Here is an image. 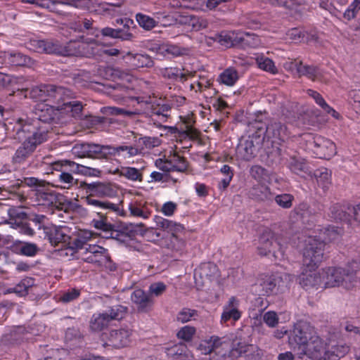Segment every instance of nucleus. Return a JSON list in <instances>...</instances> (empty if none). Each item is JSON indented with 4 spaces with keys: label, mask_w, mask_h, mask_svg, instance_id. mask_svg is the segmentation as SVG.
I'll return each instance as SVG.
<instances>
[{
    "label": "nucleus",
    "mask_w": 360,
    "mask_h": 360,
    "mask_svg": "<svg viewBox=\"0 0 360 360\" xmlns=\"http://www.w3.org/2000/svg\"><path fill=\"white\" fill-rule=\"evenodd\" d=\"M5 58L12 65L30 66L33 64V61L30 58L18 52H8L5 54Z\"/></svg>",
    "instance_id": "obj_31"
},
{
    "label": "nucleus",
    "mask_w": 360,
    "mask_h": 360,
    "mask_svg": "<svg viewBox=\"0 0 360 360\" xmlns=\"http://www.w3.org/2000/svg\"><path fill=\"white\" fill-rule=\"evenodd\" d=\"M221 338L217 336L212 335L209 339L202 340L198 346V350L204 355L212 354L216 346L220 344V340Z\"/></svg>",
    "instance_id": "obj_33"
},
{
    "label": "nucleus",
    "mask_w": 360,
    "mask_h": 360,
    "mask_svg": "<svg viewBox=\"0 0 360 360\" xmlns=\"http://www.w3.org/2000/svg\"><path fill=\"white\" fill-rule=\"evenodd\" d=\"M112 29L106 27L96 35L95 39H86L78 44L70 41L68 46L63 48L58 42L51 40L32 39L29 41L28 49L37 53H56L61 55H81L90 56H111Z\"/></svg>",
    "instance_id": "obj_1"
},
{
    "label": "nucleus",
    "mask_w": 360,
    "mask_h": 360,
    "mask_svg": "<svg viewBox=\"0 0 360 360\" xmlns=\"http://www.w3.org/2000/svg\"><path fill=\"white\" fill-rule=\"evenodd\" d=\"M25 184L33 187L32 194L35 197L37 205L50 206L56 202V195L43 181L30 177L25 179Z\"/></svg>",
    "instance_id": "obj_7"
},
{
    "label": "nucleus",
    "mask_w": 360,
    "mask_h": 360,
    "mask_svg": "<svg viewBox=\"0 0 360 360\" xmlns=\"http://www.w3.org/2000/svg\"><path fill=\"white\" fill-rule=\"evenodd\" d=\"M238 307L239 301L235 297H230L227 304L224 307L221 321L226 323L231 319L234 321H238L241 316Z\"/></svg>",
    "instance_id": "obj_22"
},
{
    "label": "nucleus",
    "mask_w": 360,
    "mask_h": 360,
    "mask_svg": "<svg viewBox=\"0 0 360 360\" xmlns=\"http://www.w3.org/2000/svg\"><path fill=\"white\" fill-rule=\"evenodd\" d=\"M208 20L206 18L193 15L191 27L194 31H199L207 28L208 27Z\"/></svg>",
    "instance_id": "obj_55"
},
{
    "label": "nucleus",
    "mask_w": 360,
    "mask_h": 360,
    "mask_svg": "<svg viewBox=\"0 0 360 360\" xmlns=\"http://www.w3.org/2000/svg\"><path fill=\"white\" fill-rule=\"evenodd\" d=\"M164 52L167 54H170L173 56H181L188 55L189 53V49L186 47L179 46L177 45L169 44L165 46Z\"/></svg>",
    "instance_id": "obj_48"
},
{
    "label": "nucleus",
    "mask_w": 360,
    "mask_h": 360,
    "mask_svg": "<svg viewBox=\"0 0 360 360\" xmlns=\"http://www.w3.org/2000/svg\"><path fill=\"white\" fill-rule=\"evenodd\" d=\"M86 188L91 195L100 196L110 195L112 193L111 186L101 183L84 184Z\"/></svg>",
    "instance_id": "obj_36"
},
{
    "label": "nucleus",
    "mask_w": 360,
    "mask_h": 360,
    "mask_svg": "<svg viewBox=\"0 0 360 360\" xmlns=\"http://www.w3.org/2000/svg\"><path fill=\"white\" fill-rule=\"evenodd\" d=\"M263 321L270 328H275L279 322L278 314L274 311H269L262 316Z\"/></svg>",
    "instance_id": "obj_53"
},
{
    "label": "nucleus",
    "mask_w": 360,
    "mask_h": 360,
    "mask_svg": "<svg viewBox=\"0 0 360 360\" xmlns=\"http://www.w3.org/2000/svg\"><path fill=\"white\" fill-rule=\"evenodd\" d=\"M330 172L326 168L316 170L314 173L318 184L323 188H328V186L330 184Z\"/></svg>",
    "instance_id": "obj_43"
},
{
    "label": "nucleus",
    "mask_w": 360,
    "mask_h": 360,
    "mask_svg": "<svg viewBox=\"0 0 360 360\" xmlns=\"http://www.w3.org/2000/svg\"><path fill=\"white\" fill-rule=\"evenodd\" d=\"M198 316V311L195 309L184 308L179 312L177 315V321L184 323L190 321Z\"/></svg>",
    "instance_id": "obj_50"
},
{
    "label": "nucleus",
    "mask_w": 360,
    "mask_h": 360,
    "mask_svg": "<svg viewBox=\"0 0 360 360\" xmlns=\"http://www.w3.org/2000/svg\"><path fill=\"white\" fill-rule=\"evenodd\" d=\"M250 175L256 180L261 181L266 176V171L259 165H254L250 168Z\"/></svg>",
    "instance_id": "obj_62"
},
{
    "label": "nucleus",
    "mask_w": 360,
    "mask_h": 360,
    "mask_svg": "<svg viewBox=\"0 0 360 360\" xmlns=\"http://www.w3.org/2000/svg\"><path fill=\"white\" fill-rule=\"evenodd\" d=\"M170 161L172 165H173L174 171H178L180 172H184L186 171L188 168V163L184 157L179 156L178 154L174 153L170 158Z\"/></svg>",
    "instance_id": "obj_47"
},
{
    "label": "nucleus",
    "mask_w": 360,
    "mask_h": 360,
    "mask_svg": "<svg viewBox=\"0 0 360 360\" xmlns=\"http://www.w3.org/2000/svg\"><path fill=\"white\" fill-rule=\"evenodd\" d=\"M155 165L158 169L165 172L174 171L173 168V165H172L170 159L163 160L162 158H159L155 160Z\"/></svg>",
    "instance_id": "obj_63"
},
{
    "label": "nucleus",
    "mask_w": 360,
    "mask_h": 360,
    "mask_svg": "<svg viewBox=\"0 0 360 360\" xmlns=\"http://www.w3.org/2000/svg\"><path fill=\"white\" fill-rule=\"evenodd\" d=\"M311 330L309 325L306 322L295 323L289 336V344L293 347L305 345L312 335Z\"/></svg>",
    "instance_id": "obj_12"
},
{
    "label": "nucleus",
    "mask_w": 360,
    "mask_h": 360,
    "mask_svg": "<svg viewBox=\"0 0 360 360\" xmlns=\"http://www.w3.org/2000/svg\"><path fill=\"white\" fill-rule=\"evenodd\" d=\"M131 300L139 313H148L153 306V297L143 290L138 288L131 294Z\"/></svg>",
    "instance_id": "obj_17"
},
{
    "label": "nucleus",
    "mask_w": 360,
    "mask_h": 360,
    "mask_svg": "<svg viewBox=\"0 0 360 360\" xmlns=\"http://www.w3.org/2000/svg\"><path fill=\"white\" fill-rule=\"evenodd\" d=\"M273 4H277L289 9L304 4L305 0H271Z\"/></svg>",
    "instance_id": "obj_61"
},
{
    "label": "nucleus",
    "mask_w": 360,
    "mask_h": 360,
    "mask_svg": "<svg viewBox=\"0 0 360 360\" xmlns=\"http://www.w3.org/2000/svg\"><path fill=\"white\" fill-rule=\"evenodd\" d=\"M80 295V291L77 289H71L65 292L59 298V300L64 303L70 302L76 300Z\"/></svg>",
    "instance_id": "obj_60"
},
{
    "label": "nucleus",
    "mask_w": 360,
    "mask_h": 360,
    "mask_svg": "<svg viewBox=\"0 0 360 360\" xmlns=\"http://www.w3.org/2000/svg\"><path fill=\"white\" fill-rule=\"evenodd\" d=\"M210 360H233L229 352V342L220 340V344L216 346Z\"/></svg>",
    "instance_id": "obj_32"
},
{
    "label": "nucleus",
    "mask_w": 360,
    "mask_h": 360,
    "mask_svg": "<svg viewBox=\"0 0 360 360\" xmlns=\"http://www.w3.org/2000/svg\"><path fill=\"white\" fill-rule=\"evenodd\" d=\"M183 70H180L178 68H162L160 72L162 75L167 79L178 80L179 79L181 82H184L187 79L188 75H190L191 73L187 71V72H184Z\"/></svg>",
    "instance_id": "obj_34"
},
{
    "label": "nucleus",
    "mask_w": 360,
    "mask_h": 360,
    "mask_svg": "<svg viewBox=\"0 0 360 360\" xmlns=\"http://www.w3.org/2000/svg\"><path fill=\"white\" fill-rule=\"evenodd\" d=\"M238 79V72L233 68L226 69L221 72L218 80L227 86H233Z\"/></svg>",
    "instance_id": "obj_39"
},
{
    "label": "nucleus",
    "mask_w": 360,
    "mask_h": 360,
    "mask_svg": "<svg viewBox=\"0 0 360 360\" xmlns=\"http://www.w3.org/2000/svg\"><path fill=\"white\" fill-rule=\"evenodd\" d=\"M288 167L293 173L301 176H304L305 174L310 173L305 160L300 157H291Z\"/></svg>",
    "instance_id": "obj_29"
},
{
    "label": "nucleus",
    "mask_w": 360,
    "mask_h": 360,
    "mask_svg": "<svg viewBox=\"0 0 360 360\" xmlns=\"http://www.w3.org/2000/svg\"><path fill=\"white\" fill-rule=\"evenodd\" d=\"M214 39L226 47L237 46L243 43L252 46H256L259 44L258 37L248 32L243 36H238L234 32H221L215 34Z\"/></svg>",
    "instance_id": "obj_10"
},
{
    "label": "nucleus",
    "mask_w": 360,
    "mask_h": 360,
    "mask_svg": "<svg viewBox=\"0 0 360 360\" xmlns=\"http://www.w3.org/2000/svg\"><path fill=\"white\" fill-rule=\"evenodd\" d=\"M256 61L258 67L260 69L274 75L278 72V70L275 66L274 61L270 58L265 57H259L257 58Z\"/></svg>",
    "instance_id": "obj_45"
},
{
    "label": "nucleus",
    "mask_w": 360,
    "mask_h": 360,
    "mask_svg": "<svg viewBox=\"0 0 360 360\" xmlns=\"http://www.w3.org/2000/svg\"><path fill=\"white\" fill-rule=\"evenodd\" d=\"M136 20L140 27L146 30H151L158 25V21L156 19L141 13L136 15Z\"/></svg>",
    "instance_id": "obj_41"
},
{
    "label": "nucleus",
    "mask_w": 360,
    "mask_h": 360,
    "mask_svg": "<svg viewBox=\"0 0 360 360\" xmlns=\"http://www.w3.org/2000/svg\"><path fill=\"white\" fill-rule=\"evenodd\" d=\"M210 86H211L210 81L203 78V79H201L200 81H198V82L192 84L191 85V89H194L196 92L197 91L201 92L204 89L210 88Z\"/></svg>",
    "instance_id": "obj_64"
},
{
    "label": "nucleus",
    "mask_w": 360,
    "mask_h": 360,
    "mask_svg": "<svg viewBox=\"0 0 360 360\" xmlns=\"http://www.w3.org/2000/svg\"><path fill=\"white\" fill-rule=\"evenodd\" d=\"M84 249L86 250V252H89L92 255L86 258V260L89 262H97L98 259H94L93 256L97 257L98 256L104 255L106 252V250L103 247L94 244H89Z\"/></svg>",
    "instance_id": "obj_46"
},
{
    "label": "nucleus",
    "mask_w": 360,
    "mask_h": 360,
    "mask_svg": "<svg viewBox=\"0 0 360 360\" xmlns=\"http://www.w3.org/2000/svg\"><path fill=\"white\" fill-rule=\"evenodd\" d=\"M249 344L243 341H233L231 345H229V352L233 360L237 359L243 354H247Z\"/></svg>",
    "instance_id": "obj_37"
},
{
    "label": "nucleus",
    "mask_w": 360,
    "mask_h": 360,
    "mask_svg": "<svg viewBox=\"0 0 360 360\" xmlns=\"http://www.w3.org/2000/svg\"><path fill=\"white\" fill-rule=\"evenodd\" d=\"M171 105L164 101H159L156 105H152V112L153 115L162 116L167 118L169 116V112L171 110Z\"/></svg>",
    "instance_id": "obj_44"
},
{
    "label": "nucleus",
    "mask_w": 360,
    "mask_h": 360,
    "mask_svg": "<svg viewBox=\"0 0 360 360\" xmlns=\"http://www.w3.org/2000/svg\"><path fill=\"white\" fill-rule=\"evenodd\" d=\"M167 355L172 360H193V356L184 343L174 345L167 349Z\"/></svg>",
    "instance_id": "obj_24"
},
{
    "label": "nucleus",
    "mask_w": 360,
    "mask_h": 360,
    "mask_svg": "<svg viewBox=\"0 0 360 360\" xmlns=\"http://www.w3.org/2000/svg\"><path fill=\"white\" fill-rule=\"evenodd\" d=\"M119 174L123 176L128 179L132 181H141L142 175L141 173L136 168L134 167H121L120 169L117 168L114 170V174Z\"/></svg>",
    "instance_id": "obj_38"
},
{
    "label": "nucleus",
    "mask_w": 360,
    "mask_h": 360,
    "mask_svg": "<svg viewBox=\"0 0 360 360\" xmlns=\"http://www.w3.org/2000/svg\"><path fill=\"white\" fill-rule=\"evenodd\" d=\"M287 37L295 42H308V39H306V34L304 32L298 28H292L288 31L286 33ZM308 38V37H307Z\"/></svg>",
    "instance_id": "obj_51"
},
{
    "label": "nucleus",
    "mask_w": 360,
    "mask_h": 360,
    "mask_svg": "<svg viewBox=\"0 0 360 360\" xmlns=\"http://www.w3.org/2000/svg\"><path fill=\"white\" fill-rule=\"evenodd\" d=\"M114 57H116L114 59L116 63H124L127 66H134L136 68H152L154 65V61L147 54H132L129 51L122 53L120 50L114 49Z\"/></svg>",
    "instance_id": "obj_9"
},
{
    "label": "nucleus",
    "mask_w": 360,
    "mask_h": 360,
    "mask_svg": "<svg viewBox=\"0 0 360 360\" xmlns=\"http://www.w3.org/2000/svg\"><path fill=\"white\" fill-rule=\"evenodd\" d=\"M325 242L320 237L309 236L304 240L303 266L316 268L323 258Z\"/></svg>",
    "instance_id": "obj_4"
},
{
    "label": "nucleus",
    "mask_w": 360,
    "mask_h": 360,
    "mask_svg": "<svg viewBox=\"0 0 360 360\" xmlns=\"http://www.w3.org/2000/svg\"><path fill=\"white\" fill-rule=\"evenodd\" d=\"M32 284V281L31 278L24 279L13 288V292L19 296H25L27 294L28 288Z\"/></svg>",
    "instance_id": "obj_54"
},
{
    "label": "nucleus",
    "mask_w": 360,
    "mask_h": 360,
    "mask_svg": "<svg viewBox=\"0 0 360 360\" xmlns=\"http://www.w3.org/2000/svg\"><path fill=\"white\" fill-rule=\"evenodd\" d=\"M302 140L306 142L307 149L320 158H328L335 153V143L323 136L305 134L302 135Z\"/></svg>",
    "instance_id": "obj_6"
},
{
    "label": "nucleus",
    "mask_w": 360,
    "mask_h": 360,
    "mask_svg": "<svg viewBox=\"0 0 360 360\" xmlns=\"http://www.w3.org/2000/svg\"><path fill=\"white\" fill-rule=\"evenodd\" d=\"M343 233V229L335 226H329L324 229L323 233V238L321 239L325 242H331L338 240Z\"/></svg>",
    "instance_id": "obj_40"
},
{
    "label": "nucleus",
    "mask_w": 360,
    "mask_h": 360,
    "mask_svg": "<svg viewBox=\"0 0 360 360\" xmlns=\"http://www.w3.org/2000/svg\"><path fill=\"white\" fill-rule=\"evenodd\" d=\"M249 195L251 198L257 201L271 200L274 198L270 188L262 184L254 185L249 191Z\"/></svg>",
    "instance_id": "obj_27"
},
{
    "label": "nucleus",
    "mask_w": 360,
    "mask_h": 360,
    "mask_svg": "<svg viewBox=\"0 0 360 360\" xmlns=\"http://www.w3.org/2000/svg\"><path fill=\"white\" fill-rule=\"evenodd\" d=\"M131 330L125 327L114 330V348H123L131 342Z\"/></svg>",
    "instance_id": "obj_28"
},
{
    "label": "nucleus",
    "mask_w": 360,
    "mask_h": 360,
    "mask_svg": "<svg viewBox=\"0 0 360 360\" xmlns=\"http://www.w3.org/2000/svg\"><path fill=\"white\" fill-rule=\"evenodd\" d=\"M276 204L284 209H289L292 205L293 195L288 193L277 195L274 198Z\"/></svg>",
    "instance_id": "obj_49"
},
{
    "label": "nucleus",
    "mask_w": 360,
    "mask_h": 360,
    "mask_svg": "<svg viewBox=\"0 0 360 360\" xmlns=\"http://www.w3.org/2000/svg\"><path fill=\"white\" fill-rule=\"evenodd\" d=\"M96 238V234L88 230H80L77 233V238L74 239V245L77 249H84L89 244V242L92 241Z\"/></svg>",
    "instance_id": "obj_35"
},
{
    "label": "nucleus",
    "mask_w": 360,
    "mask_h": 360,
    "mask_svg": "<svg viewBox=\"0 0 360 360\" xmlns=\"http://www.w3.org/2000/svg\"><path fill=\"white\" fill-rule=\"evenodd\" d=\"M262 351L256 345H250L245 356L247 360H260Z\"/></svg>",
    "instance_id": "obj_57"
},
{
    "label": "nucleus",
    "mask_w": 360,
    "mask_h": 360,
    "mask_svg": "<svg viewBox=\"0 0 360 360\" xmlns=\"http://www.w3.org/2000/svg\"><path fill=\"white\" fill-rule=\"evenodd\" d=\"M166 290V285L162 282L153 283L149 286L148 294L153 296L158 297Z\"/></svg>",
    "instance_id": "obj_58"
},
{
    "label": "nucleus",
    "mask_w": 360,
    "mask_h": 360,
    "mask_svg": "<svg viewBox=\"0 0 360 360\" xmlns=\"http://www.w3.org/2000/svg\"><path fill=\"white\" fill-rule=\"evenodd\" d=\"M258 254L261 256H266L271 253L275 257L277 254L283 255V239L269 229H265L259 238L257 245Z\"/></svg>",
    "instance_id": "obj_5"
},
{
    "label": "nucleus",
    "mask_w": 360,
    "mask_h": 360,
    "mask_svg": "<svg viewBox=\"0 0 360 360\" xmlns=\"http://www.w3.org/2000/svg\"><path fill=\"white\" fill-rule=\"evenodd\" d=\"M47 133L44 130H39L33 133L31 136L23 143V146L19 148L15 153V158L20 161L25 158L30 153L32 152L37 145L46 141Z\"/></svg>",
    "instance_id": "obj_13"
},
{
    "label": "nucleus",
    "mask_w": 360,
    "mask_h": 360,
    "mask_svg": "<svg viewBox=\"0 0 360 360\" xmlns=\"http://www.w3.org/2000/svg\"><path fill=\"white\" fill-rule=\"evenodd\" d=\"M115 79L120 80L123 82H129L130 77L127 72L120 70L117 68H114V90H117L118 89H124V84L117 83Z\"/></svg>",
    "instance_id": "obj_52"
},
{
    "label": "nucleus",
    "mask_w": 360,
    "mask_h": 360,
    "mask_svg": "<svg viewBox=\"0 0 360 360\" xmlns=\"http://www.w3.org/2000/svg\"><path fill=\"white\" fill-rule=\"evenodd\" d=\"M143 226L144 225L140 223L137 224H130L122 230H114V232H116L115 236H114V240H116L120 245L129 247L136 236V232L137 231L136 229Z\"/></svg>",
    "instance_id": "obj_21"
},
{
    "label": "nucleus",
    "mask_w": 360,
    "mask_h": 360,
    "mask_svg": "<svg viewBox=\"0 0 360 360\" xmlns=\"http://www.w3.org/2000/svg\"><path fill=\"white\" fill-rule=\"evenodd\" d=\"M255 287L258 288L259 295L269 296L283 291L287 284L281 275H262Z\"/></svg>",
    "instance_id": "obj_8"
},
{
    "label": "nucleus",
    "mask_w": 360,
    "mask_h": 360,
    "mask_svg": "<svg viewBox=\"0 0 360 360\" xmlns=\"http://www.w3.org/2000/svg\"><path fill=\"white\" fill-rule=\"evenodd\" d=\"M31 96L41 101L37 104L35 113L38 119L44 122L53 120L56 115V111H61L76 117L82 110L80 102L65 101V98L70 96V91L62 86L42 85L32 89Z\"/></svg>",
    "instance_id": "obj_2"
},
{
    "label": "nucleus",
    "mask_w": 360,
    "mask_h": 360,
    "mask_svg": "<svg viewBox=\"0 0 360 360\" xmlns=\"http://www.w3.org/2000/svg\"><path fill=\"white\" fill-rule=\"evenodd\" d=\"M360 266L358 262L348 263L345 267L328 266L321 270L323 287L354 288L359 281L358 274Z\"/></svg>",
    "instance_id": "obj_3"
},
{
    "label": "nucleus",
    "mask_w": 360,
    "mask_h": 360,
    "mask_svg": "<svg viewBox=\"0 0 360 360\" xmlns=\"http://www.w3.org/2000/svg\"><path fill=\"white\" fill-rule=\"evenodd\" d=\"M352 206L349 204L334 203L329 208L328 217L335 221L351 224L352 221Z\"/></svg>",
    "instance_id": "obj_18"
},
{
    "label": "nucleus",
    "mask_w": 360,
    "mask_h": 360,
    "mask_svg": "<svg viewBox=\"0 0 360 360\" xmlns=\"http://www.w3.org/2000/svg\"><path fill=\"white\" fill-rule=\"evenodd\" d=\"M262 141L263 138L259 134H253L240 141L237 148L238 153L244 160H250L255 156L257 150Z\"/></svg>",
    "instance_id": "obj_11"
},
{
    "label": "nucleus",
    "mask_w": 360,
    "mask_h": 360,
    "mask_svg": "<svg viewBox=\"0 0 360 360\" xmlns=\"http://www.w3.org/2000/svg\"><path fill=\"white\" fill-rule=\"evenodd\" d=\"M266 135L269 139L285 141L289 136L286 126L278 122H274L266 127Z\"/></svg>",
    "instance_id": "obj_25"
},
{
    "label": "nucleus",
    "mask_w": 360,
    "mask_h": 360,
    "mask_svg": "<svg viewBox=\"0 0 360 360\" xmlns=\"http://www.w3.org/2000/svg\"><path fill=\"white\" fill-rule=\"evenodd\" d=\"M112 316L107 313H96L92 315L89 321V328L92 332H101L109 326Z\"/></svg>",
    "instance_id": "obj_23"
},
{
    "label": "nucleus",
    "mask_w": 360,
    "mask_h": 360,
    "mask_svg": "<svg viewBox=\"0 0 360 360\" xmlns=\"http://www.w3.org/2000/svg\"><path fill=\"white\" fill-rule=\"evenodd\" d=\"M306 349L315 356L316 358L324 359L328 358L330 360H338V355L333 354L329 355V352L325 349V344L323 341L317 335H311L307 343L304 345Z\"/></svg>",
    "instance_id": "obj_15"
},
{
    "label": "nucleus",
    "mask_w": 360,
    "mask_h": 360,
    "mask_svg": "<svg viewBox=\"0 0 360 360\" xmlns=\"http://www.w3.org/2000/svg\"><path fill=\"white\" fill-rule=\"evenodd\" d=\"M134 21L127 16L119 17L115 19L114 23V39L130 41L133 38L131 29Z\"/></svg>",
    "instance_id": "obj_19"
},
{
    "label": "nucleus",
    "mask_w": 360,
    "mask_h": 360,
    "mask_svg": "<svg viewBox=\"0 0 360 360\" xmlns=\"http://www.w3.org/2000/svg\"><path fill=\"white\" fill-rule=\"evenodd\" d=\"M218 276V268L214 263L207 262L200 264L195 270L194 278L197 285L203 286Z\"/></svg>",
    "instance_id": "obj_16"
},
{
    "label": "nucleus",
    "mask_w": 360,
    "mask_h": 360,
    "mask_svg": "<svg viewBox=\"0 0 360 360\" xmlns=\"http://www.w3.org/2000/svg\"><path fill=\"white\" fill-rule=\"evenodd\" d=\"M195 328L193 326H186L181 328L177 333V337L185 341H190L192 340L194 334L195 333Z\"/></svg>",
    "instance_id": "obj_56"
},
{
    "label": "nucleus",
    "mask_w": 360,
    "mask_h": 360,
    "mask_svg": "<svg viewBox=\"0 0 360 360\" xmlns=\"http://www.w3.org/2000/svg\"><path fill=\"white\" fill-rule=\"evenodd\" d=\"M44 233L50 243L56 245L59 243H66L70 240L69 228L67 226H44Z\"/></svg>",
    "instance_id": "obj_14"
},
{
    "label": "nucleus",
    "mask_w": 360,
    "mask_h": 360,
    "mask_svg": "<svg viewBox=\"0 0 360 360\" xmlns=\"http://www.w3.org/2000/svg\"><path fill=\"white\" fill-rule=\"evenodd\" d=\"M298 281L303 288L323 287L321 272L317 273L316 268L305 266L298 277Z\"/></svg>",
    "instance_id": "obj_20"
},
{
    "label": "nucleus",
    "mask_w": 360,
    "mask_h": 360,
    "mask_svg": "<svg viewBox=\"0 0 360 360\" xmlns=\"http://www.w3.org/2000/svg\"><path fill=\"white\" fill-rule=\"evenodd\" d=\"M121 152H124L125 153L123 155L124 158H129L133 155H136L137 149L133 148L131 146H120L117 148H114V156L115 155H120Z\"/></svg>",
    "instance_id": "obj_59"
},
{
    "label": "nucleus",
    "mask_w": 360,
    "mask_h": 360,
    "mask_svg": "<svg viewBox=\"0 0 360 360\" xmlns=\"http://www.w3.org/2000/svg\"><path fill=\"white\" fill-rule=\"evenodd\" d=\"M101 150V146L89 143L76 144L72 149V154L78 158L94 157Z\"/></svg>",
    "instance_id": "obj_26"
},
{
    "label": "nucleus",
    "mask_w": 360,
    "mask_h": 360,
    "mask_svg": "<svg viewBox=\"0 0 360 360\" xmlns=\"http://www.w3.org/2000/svg\"><path fill=\"white\" fill-rule=\"evenodd\" d=\"M296 70L300 77L305 76L312 81H315L321 77V73L316 67L304 65L302 61H299L296 65Z\"/></svg>",
    "instance_id": "obj_30"
},
{
    "label": "nucleus",
    "mask_w": 360,
    "mask_h": 360,
    "mask_svg": "<svg viewBox=\"0 0 360 360\" xmlns=\"http://www.w3.org/2000/svg\"><path fill=\"white\" fill-rule=\"evenodd\" d=\"M18 252L27 257H33L37 253L39 248L32 243L19 242L16 245Z\"/></svg>",
    "instance_id": "obj_42"
}]
</instances>
